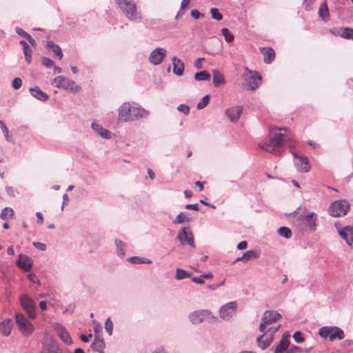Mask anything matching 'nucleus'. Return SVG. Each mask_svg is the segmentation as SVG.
<instances>
[{"label": "nucleus", "instance_id": "1", "mask_svg": "<svg viewBox=\"0 0 353 353\" xmlns=\"http://www.w3.org/2000/svg\"><path fill=\"white\" fill-rule=\"evenodd\" d=\"M118 114L119 121L130 122L146 117L149 114V112L137 103L125 102L118 109Z\"/></svg>", "mask_w": 353, "mask_h": 353}, {"label": "nucleus", "instance_id": "2", "mask_svg": "<svg viewBox=\"0 0 353 353\" xmlns=\"http://www.w3.org/2000/svg\"><path fill=\"white\" fill-rule=\"evenodd\" d=\"M290 141L288 134L281 132L270 135L264 143H259V147L268 152L279 155L283 151L284 142Z\"/></svg>", "mask_w": 353, "mask_h": 353}, {"label": "nucleus", "instance_id": "3", "mask_svg": "<svg viewBox=\"0 0 353 353\" xmlns=\"http://www.w3.org/2000/svg\"><path fill=\"white\" fill-rule=\"evenodd\" d=\"M117 3L129 20L137 21L142 19L141 12L137 10L133 0H117Z\"/></svg>", "mask_w": 353, "mask_h": 353}, {"label": "nucleus", "instance_id": "4", "mask_svg": "<svg viewBox=\"0 0 353 353\" xmlns=\"http://www.w3.org/2000/svg\"><path fill=\"white\" fill-rule=\"evenodd\" d=\"M319 334L323 339L329 338L330 341L345 338L343 330L337 326H323L319 329Z\"/></svg>", "mask_w": 353, "mask_h": 353}, {"label": "nucleus", "instance_id": "5", "mask_svg": "<svg viewBox=\"0 0 353 353\" xmlns=\"http://www.w3.org/2000/svg\"><path fill=\"white\" fill-rule=\"evenodd\" d=\"M188 318L190 321L194 325L199 324L205 321L216 322L218 320L208 310L194 311L189 314Z\"/></svg>", "mask_w": 353, "mask_h": 353}, {"label": "nucleus", "instance_id": "6", "mask_svg": "<svg viewBox=\"0 0 353 353\" xmlns=\"http://www.w3.org/2000/svg\"><path fill=\"white\" fill-rule=\"evenodd\" d=\"M350 208L349 202L346 200H338L332 202L328 208L330 216L339 217L345 216Z\"/></svg>", "mask_w": 353, "mask_h": 353}, {"label": "nucleus", "instance_id": "7", "mask_svg": "<svg viewBox=\"0 0 353 353\" xmlns=\"http://www.w3.org/2000/svg\"><path fill=\"white\" fill-rule=\"evenodd\" d=\"M16 324L21 334L24 336H29L34 330V326L21 313L15 314Z\"/></svg>", "mask_w": 353, "mask_h": 353}, {"label": "nucleus", "instance_id": "8", "mask_svg": "<svg viewBox=\"0 0 353 353\" xmlns=\"http://www.w3.org/2000/svg\"><path fill=\"white\" fill-rule=\"evenodd\" d=\"M20 303L23 309L26 312L30 319H35L36 314V304L32 299L26 294H22L19 298Z\"/></svg>", "mask_w": 353, "mask_h": 353}, {"label": "nucleus", "instance_id": "9", "mask_svg": "<svg viewBox=\"0 0 353 353\" xmlns=\"http://www.w3.org/2000/svg\"><path fill=\"white\" fill-rule=\"evenodd\" d=\"M54 83L57 88H63L65 90H69L72 92L77 93L80 91L81 87L76 83L63 76H59L54 79Z\"/></svg>", "mask_w": 353, "mask_h": 353}, {"label": "nucleus", "instance_id": "10", "mask_svg": "<svg viewBox=\"0 0 353 353\" xmlns=\"http://www.w3.org/2000/svg\"><path fill=\"white\" fill-rule=\"evenodd\" d=\"M281 318V315L273 310H266L261 318L259 330L263 332L268 325H270Z\"/></svg>", "mask_w": 353, "mask_h": 353}, {"label": "nucleus", "instance_id": "11", "mask_svg": "<svg viewBox=\"0 0 353 353\" xmlns=\"http://www.w3.org/2000/svg\"><path fill=\"white\" fill-rule=\"evenodd\" d=\"M292 154L294 158V165L299 172L305 173L310 170L309 159L306 156L299 154L294 150H292Z\"/></svg>", "mask_w": 353, "mask_h": 353}, {"label": "nucleus", "instance_id": "12", "mask_svg": "<svg viewBox=\"0 0 353 353\" xmlns=\"http://www.w3.org/2000/svg\"><path fill=\"white\" fill-rule=\"evenodd\" d=\"M237 303L236 301L229 302L219 309V316L224 321H229L236 312Z\"/></svg>", "mask_w": 353, "mask_h": 353}, {"label": "nucleus", "instance_id": "13", "mask_svg": "<svg viewBox=\"0 0 353 353\" xmlns=\"http://www.w3.org/2000/svg\"><path fill=\"white\" fill-rule=\"evenodd\" d=\"M243 78L248 83V88L251 90L256 89L261 83V77L250 70L243 74Z\"/></svg>", "mask_w": 353, "mask_h": 353}, {"label": "nucleus", "instance_id": "14", "mask_svg": "<svg viewBox=\"0 0 353 353\" xmlns=\"http://www.w3.org/2000/svg\"><path fill=\"white\" fill-rule=\"evenodd\" d=\"M167 50L163 48H157L150 54L148 61L154 65L161 64L165 57Z\"/></svg>", "mask_w": 353, "mask_h": 353}, {"label": "nucleus", "instance_id": "15", "mask_svg": "<svg viewBox=\"0 0 353 353\" xmlns=\"http://www.w3.org/2000/svg\"><path fill=\"white\" fill-rule=\"evenodd\" d=\"M177 239L182 243L185 242L192 248H195L194 237L192 232L187 228H181L177 234Z\"/></svg>", "mask_w": 353, "mask_h": 353}, {"label": "nucleus", "instance_id": "16", "mask_svg": "<svg viewBox=\"0 0 353 353\" xmlns=\"http://www.w3.org/2000/svg\"><path fill=\"white\" fill-rule=\"evenodd\" d=\"M16 264L25 272H29L32 268L33 261L30 256L23 254H19Z\"/></svg>", "mask_w": 353, "mask_h": 353}, {"label": "nucleus", "instance_id": "17", "mask_svg": "<svg viewBox=\"0 0 353 353\" xmlns=\"http://www.w3.org/2000/svg\"><path fill=\"white\" fill-rule=\"evenodd\" d=\"M54 329L56 331L57 334L61 339V341L67 344L70 345L72 343V340L68 333V332L65 329V327L59 323H55L54 325Z\"/></svg>", "mask_w": 353, "mask_h": 353}, {"label": "nucleus", "instance_id": "18", "mask_svg": "<svg viewBox=\"0 0 353 353\" xmlns=\"http://www.w3.org/2000/svg\"><path fill=\"white\" fill-rule=\"evenodd\" d=\"M43 353H59L60 348L51 339H46L42 342Z\"/></svg>", "mask_w": 353, "mask_h": 353}, {"label": "nucleus", "instance_id": "19", "mask_svg": "<svg viewBox=\"0 0 353 353\" xmlns=\"http://www.w3.org/2000/svg\"><path fill=\"white\" fill-rule=\"evenodd\" d=\"M339 235L345 240L349 245L353 244V226H345L342 229H338Z\"/></svg>", "mask_w": 353, "mask_h": 353}, {"label": "nucleus", "instance_id": "20", "mask_svg": "<svg viewBox=\"0 0 353 353\" xmlns=\"http://www.w3.org/2000/svg\"><path fill=\"white\" fill-rule=\"evenodd\" d=\"M241 113L242 108L240 106L232 107L225 110L226 116L234 123L239 119Z\"/></svg>", "mask_w": 353, "mask_h": 353}, {"label": "nucleus", "instance_id": "21", "mask_svg": "<svg viewBox=\"0 0 353 353\" xmlns=\"http://www.w3.org/2000/svg\"><path fill=\"white\" fill-rule=\"evenodd\" d=\"M11 319H6L0 323V333L4 336H8L13 327Z\"/></svg>", "mask_w": 353, "mask_h": 353}, {"label": "nucleus", "instance_id": "22", "mask_svg": "<svg viewBox=\"0 0 353 353\" xmlns=\"http://www.w3.org/2000/svg\"><path fill=\"white\" fill-rule=\"evenodd\" d=\"M173 65V73L177 76H181L183 74L185 65L179 58L174 57L172 59Z\"/></svg>", "mask_w": 353, "mask_h": 353}, {"label": "nucleus", "instance_id": "23", "mask_svg": "<svg viewBox=\"0 0 353 353\" xmlns=\"http://www.w3.org/2000/svg\"><path fill=\"white\" fill-rule=\"evenodd\" d=\"M303 222L310 230H314L316 226V216L314 212H310L304 216Z\"/></svg>", "mask_w": 353, "mask_h": 353}, {"label": "nucleus", "instance_id": "24", "mask_svg": "<svg viewBox=\"0 0 353 353\" xmlns=\"http://www.w3.org/2000/svg\"><path fill=\"white\" fill-rule=\"evenodd\" d=\"M29 92L32 97L41 101H46L49 99V96L43 92L38 86L30 88Z\"/></svg>", "mask_w": 353, "mask_h": 353}, {"label": "nucleus", "instance_id": "25", "mask_svg": "<svg viewBox=\"0 0 353 353\" xmlns=\"http://www.w3.org/2000/svg\"><path fill=\"white\" fill-rule=\"evenodd\" d=\"M260 51L263 55V61L265 63L269 64L274 60L275 52L272 48H261Z\"/></svg>", "mask_w": 353, "mask_h": 353}, {"label": "nucleus", "instance_id": "26", "mask_svg": "<svg viewBox=\"0 0 353 353\" xmlns=\"http://www.w3.org/2000/svg\"><path fill=\"white\" fill-rule=\"evenodd\" d=\"M105 344L103 339L96 336L94 341L91 344V348L99 353H104L103 350Z\"/></svg>", "mask_w": 353, "mask_h": 353}, {"label": "nucleus", "instance_id": "27", "mask_svg": "<svg viewBox=\"0 0 353 353\" xmlns=\"http://www.w3.org/2000/svg\"><path fill=\"white\" fill-rule=\"evenodd\" d=\"M46 48L48 50H52L54 54L57 57L59 60L63 58V54L61 48L54 42L52 41H48L46 44Z\"/></svg>", "mask_w": 353, "mask_h": 353}, {"label": "nucleus", "instance_id": "28", "mask_svg": "<svg viewBox=\"0 0 353 353\" xmlns=\"http://www.w3.org/2000/svg\"><path fill=\"white\" fill-rule=\"evenodd\" d=\"M92 128L94 132H97L101 137L105 139L110 138L111 132L109 130L103 128L101 125L94 122L92 123Z\"/></svg>", "mask_w": 353, "mask_h": 353}, {"label": "nucleus", "instance_id": "29", "mask_svg": "<svg viewBox=\"0 0 353 353\" xmlns=\"http://www.w3.org/2000/svg\"><path fill=\"white\" fill-rule=\"evenodd\" d=\"M290 345V341L287 337L283 336L277 344L274 353H283L284 351L288 350Z\"/></svg>", "mask_w": 353, "mask_h": 353}, {"label": "nucleus", "instance_id": "30", "mask_svg": "<svg viewBox=\"0 0 353 353\" xmlns=\"http://www.w3.org/2000/svg\"><path fill=\"white\" fill-rule=\"evenodd\" d=\"M258 345L261 348V350H265L270 345L272 338L267 335V334H263L261 336H259L257 339Z\"/></svg>", "mask_w": 353, "mask_h": 353}, {"label": "nucleus", "instance_id": "31", "mask_svg": "<svg viewBox=\"0 0 353 353\" xmlns=\"http://www.w3.org/2000/svg\"><path fill=\"white\" fill-rule=\"evenodd\" d=\"M225 81L223 74L218 70H213V83L216 88L225 84Z\"/></svg>", "mask_w": 353, "mask_h": 353}, {"label": "nucleus", "instance_id": "32", "mask_svg": "<svg viewBox=\"0 0 353 353\" xmlns=\"http://www.w3.org/2000/svg\"><path fill=\"white\" fill-rule=\"evenodd\" d=\"M115 245L117 247V255L119 257L123 258L125 254V250H126V247H127L125 243H124L121 240L116 239Z\"/></svg>", "mask_w": 353, "mask_h": 353}, {"label": "nucleus", "instance_id": "33", "mask_svg": "<svg viewBox=\"0 0 353 353\" xmlns=\"http://www.w3.org/2000/svg\"><path fill=\"white\" fill-rule=\"evenodd\" d=\"M318 14L324 21H327L329 17V10L326 1L323 2L319 8Z\"/></svg>", "mask_w": 353, "mask_h": 353}, {"label": "nucleus", "instance_id": "34", "mask_svg": "<svg viewBox=\"0 0 353 353\" xmlns=\"http://www.w3.org/2000/svg\"><path fill=\"white\" fill-rule=\"evenodd\" d=\"M191 221V219L185 212H180L175 219L174 220V224H181L183 223H188Z\"/></svg>", "mask_w": 353, "mask_h": 353}, {"label": "nucleus", "instance_id": "35", "mask_svg": "<svg viewBox=\"0 0 353 353\" xmlns=\"http://www.w3.org/2000/svg\"><path fill=\"white\" fill-rule=\"evenodd\" d=\"M192 275V272H188L181 268H176L175 279L176 280H182L186 278H190Z\"/></svg>", "mask_w": 353, "mask_h": 353}, {"label": "nucleus", "instance_id": "36", "mask_svg": "<svg viewBox=\"0 0 353 353\" xmlns=\"http://www.w3.org/2000/svg\"><path fill=\"white\" fill-rule=\"evenodd\" d=\"M128 261L134 264H150L152 263V261L145 258L139 257V256H132L128 259Z\"/></svg>", "mask_w": 353, "mask_h": 353}, {"label": "nucleus", "instance_id": "37", "mask_svg": "<svg viewBox=\"0 0 353 353\" xmlns=\"http://www.w3.org/2000/svg\"><path fill=\"white\" fill-rule=\"evenodd\" d=\"M196 81H208L210 79V74L206 70L198 72L194 74Z\"/></svg>", "mask_w": 353, "mask_h": 353}, {"label": "nucleus", "instance_id": "38", "mask_svg": "<svg viewBox=\"0 0 353 353\" xmlns=\"http://www.w3.org/2000/svg\"><path fill=\"white\" fill-rule=\"evenodd\" d=\"M278 234L285 239H290L292 237V230L285 226L280 227L278 230Z\"/></svg>", "mask_w": 353, "mask_h": 353}, {"label": "nucleus", "instance_id": "39", "mask_svg": "<svg viewBox=\"0 0 353 353\" xmlns=\"http://www.w3.org/2000/svg\"><path fill=\"white\" fill-rule=\"evenodd\" d=\"M243 254L245 261H248L252 259H257L259 257V253L254 250H248L244 252Z\"/></svg>", "mask_w": 353, "mask_h": 353}, {"label": "nucleus", "instance_id": "40", "mask_svg": "<svg viewBox=\"0 0 353 353\" xmlns=\"http://www.w3.org/2000/svg\"><path fill=\"white\" fill-rule=\"evenodd\" d=\"M14 215V211L10 208H5L0 214V218L3 220H7Z\"/></svg>", "mask_w": 353, "mask_h": 353}, {"label": "nucleus", "instance_id": "41", "mask_svg": "<svg viewBox=\"0 0 353 353\" xmlns=\"http://www.w3.org/2000/svg\"><path fill=\"white\" fill-rule=\"evenodd\" d=\"M341 38L353 40V28H343Z\"/></svg>", "mask_w": 353, "mask_h": 353}, {"label": "nucleus", "instance_id": "42", "mask_svg": "<svg viewBox=\"0 0 353 353\" xmlns=\"http://www.w3.org/2000/svg\"><path fill=\"white\" fill-rule=\"evenodd\" d=\"M221 33L223 34V36L225 38V40L227 41V42H232L234 40V35L230 32V31L226 28H224L221 30Z\"/></svg>", "mask_w": 353, "mask_h": 353}, {"label": "nucleus", "instance_id": "43", "mask_svg": "<svg viewBox=\"0 0 353 353\" xmlns=\"http://www.w3.org/2000/svg\"><path fill=\"white\" fill-rule=\"evenodd\" d=\"M209 101L210 95L206 94L202 98L201 101L197 103L196 108L199 110L203 109L209 103Z\"/></svg>", "mask_w": 353, "mask_h": 353}, {"label": "nucleus", "instance_id": "44", "mask_svg": "<svg viewBox=\"0 0 353 353\" xmlns=\"http://www.w3.org/2000/svg\"><path fill=\"white\" fill-rule=\"evenodd\" d=\"M212 17L217 21H221L223 19V15L220 13L219 10L216 8L210 9Z\"/></svg>", "mask_w": 353, "mask_h": 353}, {"label": "nucleus", "instance_id": "45", "mask_svg": "<svg viewBox=\"0 0 353 353\" xmlns=\"http://www.w3.org/2000/svg\"><path fill=\"white\" fill-rule=\"evenodd\" d=\"M25 59L28 63H30L32 61V50L30 47L23 49Z\"/></svg>", "mask_w": 353, "mask_h": 353}, {"label": "nucleus", "instance_id": "46", "mask_svg": "<svg viewBox=\"0 0 353 353\" xmlns=\"http://www.w3.org/2000/svg\"><path fill=\"white\" fill-rule=\"evenodd\" d=\"M105 329L110 336L112 334L113 323L111 321L110 318L107 319V320L105 321Z\"/></svg>", "mask_w": 353, "mask_h": 353}, {"label": "nucleus", "instance_id": "47", "mask_svg": "<svg viewBox=\"0 0 353 353\" xmlns=\"http://www.w3.org/2000/svg\"><path fill=\"white\" fill-rule=\"evenodd\" d=\"M0 128L2 130V132L4 134V137L6 138V139L8 141H10V137L9 136V134H8V128L6 127V125H5V123H3V121L0 120Z\"/></svg>", "mask_w": 353, "mask_h": 353}, {"label": "nucleus", "instance_id": "48", "mask_svg": "<svg viewBox=\"0 0 353 353\" xmlns=\"http://www.w3.org/2000/svg\"><path fill=\"white\" fill-rule=\"evenodd\" d=\"M293 338L297 343H302L305 341V339L302 336V332L301 331L295 332L293 334Z\"/></svg>", "mask_w": 353, "mask_h": 353}, {"label": "nucleus", "instance_id": "49", "mask_svg": "<svg viewBox=\"0 0 353 353\" xmlns=\"http://www.w3.org/2000/svg\"><path fill=\"white\" fill-rule=\"evenodd\" d=\"M28 279L32 283H36L39 285H41L40 281L38 279L37 276L33 272L28 274Z\"/></svg>", "mask_w": 353, "mask_h": 353}, {"label": "nucleus", "instance_id": "50", "mask_svg": "<svg viewBox=\"0 0 353 353\" xmlns=\"http://www.w3.org/2000/svg\"><path fill=\"white\" fill-rule=\"evenodd\" d=\"M41 63L43 65L48 68H52L54 65V61L47 57H42Z\"/></svg>", "mask_w": 353, "mask_h": 353}, {"label": "nucleus", "instance_id": "51", "mask_svg": "<svg viewBox=\"0 0 353 353\" xmlns=\"http://www.w3.org/2000/svg\"><path fill=\"white\" fill-rule=\"evenodd\" d=\"M22 85V80L21 78L16 77L13 79L12 82V86L14 90H18L21 88Z\"/></svg>", "mask_w": 353, "mask_h": 353}, {"label": "nucleus", "instance_id": "52", "mask_svg": "<svg viewBox=\"0 0 353 353\" xmlns=\"http://www.w3.org/2000/svg\"><path fill=\"white\" fill-rule=\"evenodd\" d=\"M178 111L188 115L190 113V107L185 104H181L177 107Z\"/></svg>", "mask_w": 353, "mask_h": 353}, {"label": "nucleus", "instance_id": "53", "mask_svg": "<svg viewBox=\"0 0 353 353\" xmlns=\"http://www.w3.org/2000/svg\"><path fill=\"white\" fill-rule=\"evenodd\" d=\"M343 28H333L330 30V32L334 36H339L341 37Z\"/></svg>", "mask_w": 353, "mask_h": 353}, {"label": "nucleus", "instance_id": "54", "mask_svg": "<svg viewBox=\"0 0 353 353\" xmlns=\"http://www.w3.org/2000/svg\"><path fill=\"white\" fill-rule=\"evenodd\" d=\"M279 327H280V325L270 327L267 330V332H266L267 335L269 336H271V338H272L273 335L278 331Z\"/></svg>", "mask_w": 353, "mask_h": 353}, {"label": "nucleus", "instance_id": "55", "mask_svg": "<svg viewBox=\"0 0 353 353\" xmlns=\"http://www.w3.org/2000/svg\"><path fill=\"white\" fill-rule=\"evenodd\" d=\"M16 32L21 37H24L25 39H28V36L30 35L28 32L24 31L22 28L19 27H17L15 28Z\"/></svg>", "mask_w": 353, "mask_h": 353}, {"label": "nucleus", "instance_id": "56", "mask_svg": "<svg viewBox=\"0 0 353 353\" xmlns=\"http://www.w3.org/2000/svg\"><path fill=\"white\" fill-rule=\"evenodd\" d=\"M33 246L39 250L45 251L46 250V245L41 242H33Z\"/></svg>", "mask_w": 353, "mask_h": 353}, {"label": "nucleus", "instance_id": "57", "mask_svg": "<svg viewBox=\"0 0 353 353\" xmlns=\"http://www.w3.org/2000/svg\"><path fill=\"white\" fill-rule=\"evenodd\" d=\"M303 349L300 347H298V346H296V345H292L288 350L286 353H297V352H303Z\"/></svg>", "mask_w": 353, "mask_h": 353}, {"label": "nucleus", "instance_id": "58", "mask_svg": "<svg viewBox=\"0 0 353 353\" xmlns=\"http://www.w3.org/2000/svg\"><path fill=\"white\" fill-rule=\"evenodd\" d=\"M190 14L195 19H198L201 17H203L204 16L203 14L201 13L199 10H195V9L191 10Z\"/></svg>", "mask_w": 353, "mask_h": 353}, {"label": "nucleus", "instance_id": "59", "mask_svg": "<svg viewBox=\"0 0 353 353\" xmlns=\"http://www.w3.org/2000/svg\"><path fill=\"white\" fill-rule=\"evenodd\" d=\"M224 283H225V279H223L219 283L208 285V288L211 290H215L218 289L219 287L222 286L224 284Z\"/></svg>", "mask_w": 353, "mask_h": 353}, {"label": "nucleus", "instance_id": "60", "mask_svg": "<svg viewBox=\"0 0 353 353\" xmlns=\"http://www.w3.org/2000/svg\"><path fill=\"white\" fill-rule=\"evenodd\" d=\"M185 208L187 209V210H194V211H199V208L198 203L187 204V205H185Z\"/></svg>", "mask_w": 353, "mask_h": 353}, {"label": "nucleus", "instance_id": "61", "mask_svg": "<svg viewBox=\"0 0 353 353\" xmlns=\"http://www.w3.org/2000/svg\"><path fill=\"white\" fill-rule=\"evenodd\" d=\"M192 281L197 284H203L205 283L203 278L201 277V275L199 276L192 277Z\"/></svg>", "mask_w": 353, "mask_h": 353}, {"label": "nucleus", "instance_id": "62", "mask_svg": "<svg viewBox=\"0 0 353 353\" xmlns=\"http://www.w3.org/2000/svg\"><path fill=\"white\" fill-rule=\"evenodd\" d=\"M205 60V58H198L194 62V66L197 69L202 68V62Z\"/></svg>", "mask_w": 353, "mask_h": 353}, {"label": "nucleus", "instance_id": "63", "mask_svg": "<svg viewBox=\"0 0 353 353\" xmlns=\"http://www.w3.org/2000/svg\"><path fill=\"white\" fill-rule=\"evenodd\" d=\"M248 243L245 241H241L237 245V248L240 250H245L247 248Z\"/></svg>", "mask_w": 353, "mask_h": 353}, {"label": "nucleus", "instance_id": "64", "mask_svg": "<svg viewBox=\"0 0 353 353\" xmlns=\"http://www.w3.org/2000/svg\"><path fill=\"white\" fill-rule=\"evenodd\" d=\"M152 353H168L163 346H161L154 350Z\"/></svg>", "mask_w": 353, "mask_h": 353}]
</instances>
